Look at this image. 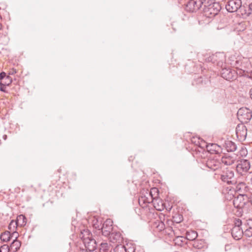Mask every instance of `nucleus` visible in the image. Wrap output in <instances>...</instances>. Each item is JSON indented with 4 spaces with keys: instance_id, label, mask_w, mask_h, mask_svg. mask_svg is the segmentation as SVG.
<instances>
[{
    "instance_id": "nucleus-1",
    "label": "nucleus",
    "mask_w": 252,
    "mask_h": 252,
    "mask_svg": "<svg viewBox=\"0 0 252 252\" xmlns=\"http://www.w3.org/2000/svg\"><path fill=\"white\" fill-rule=\"evenodd\" d=\"M160 181L158 180V185ZM159 187H158V189ZM160 190L158 189V195ZM158 199L159 196H158ZM159 203H161V207L158 208V212L163 211V213H158V232H160L161 234L171 235L172 233V228L170 226L173 222L176 223H180L183 220V217L179 214H177L173 217V220L171 221L166 217L165 213L169 212L172 206L170 205L168 202H164L162 199H158V206Z\"/></svg>"
},
{
    "instance_id": "nucleus-2",
    "label": "nucleus",
    "mask_w": 252,
    "mask_h": 252,
    "mask_svg": "<svg viewBox=\"0 0 252 252\" xmlns=\"http://www.w3.org/2000/svg\"><path fill=\"white\" fill-rule=\"evenodd\" d=\"M191 142L194 145L192 148V154L197 158L205 159L208 152L205 149L207 143L200 137L194 136L191 139Z\"/></svg>"
},
{
    "instance_id": "nucleus-3",
    "label": "nucleus",
    "mask_w": 252,
    "mask_h": 252,
    "mask_svg": "<svg viewBox=\"0 0 252 252\" xmlns=\"http://www.w3.org/2000/svg\"><path fill=\"white\" fill-rule=\"evenodd\" d=\"M234 67L236 68L235 71L239 76L252 77V65L248 59L242 57Z\"/></svg>"
},
{
    "instance_id": "nucleus-4",
    "label": "nucleus",
    "mask_w": 252,
    "mask_h": 252,
    "mask_svg": "<svg viewBox=\"0 0 252 252\" xmlns=\"http://www.w3.org/2000/svg\"><path fill=\"white\" fill-rule=\"evenodd\" d=\"M204 15L208 18H211L217 15L221 10V6L219 2H209L207 1L203 4Z\"/></svg>"
},
{
    "instance_id": "nucleus-5",
    "label": "nucleus",
    "mask_w": 252,
    "mask_h": 252,
    "mask_svg": "<svg viewBox=\"0 0 252 252\" xmlns=\"http://www.w3.org/2000/svg\"><path fill=\"white\" fill-rule=\"evenodd\" d=\"M220 172L218 173L220 180L227 184H233L235 183L234 171L227 167L221 168Z\"/></svg>"
},
{
    "instance_id": "nucleus-6",
    "label": "nucleus",
    "mask_w": 252,
    "mask_h": 252,
    "mask_svg": "<svg viewBox=\"0 0 252 252\" xmlns=\"http://www.w3.org/2000/svg\"><path fill=\"white\" fill-rule=\"evenodd\" d=\"M231 235L236 240H240L244 235L243 222L239 219H235L233 221V227L231 229Z\"/></svg>"
},
{
    "instance_id": "nucleus-7",
    "label": "nucleus",
    "mask_w": 252,
    "mask_h": 252,
    "mask_svg": "<svg viewBox=\"0 0 252 252\" xmlns=\"http://www.w3.org/2000/svg\"><path fill=\"white\" fill-rule=\"evenodd\" d=\"M211 0H190L186 4L185 9L189 12H195L198 10L206 1Z\"/></svg>"
},
{
    "instance_id": "nucleus-8",
    "label": "nucleus",
    "mask_w": 252,
    "mask_h": 252,
    "mask_svg": "<svg viewBox=\"0 0 252 252\" xmlns=\"http://www.w3.org/2000/svg\"><path fill=\"white\" fill-rule=\"evenodd\" d=\"M237 117L242 123H247L252 118V111L246 107L241 108L237 112Z\"/></svg>"
},
{
    "instance_id": "nucleus-9",
    "label": "nucleus",
    "mask_w": 252,
    "mask_h": 252,
    "mask_svg": "<svg viewBox=\"0 0 252 252\" xmlns=\"http://www.w3.org/2000/svg\"><path fill=\"white\" fill-rule=\"evenodd\" d=\"M249 197L247 194H239L235 197L233 203L234 207L242 209L249 203Z\"/></svg>"
},
{
    "instance_id": "nucleus-10",
    "label": "nucleus",
    "mask_w": 252,
    "mask_h": 252,
    "mask_svg": "<svg viewBox=\"0 0 252 252\" xmlns=\"http://www.w3.org/2000/svg\"><path fill=\"white\" fill-rule=\"evenodd\" d=\"M220 74L223 78L230 81L235 80L238 75L235 70L229 67L222 68Z\"/></svg>"
},
{
    "instance_id": "nucleus-11",
    "label": "nucleus",
    "mask_w": 252,
    "mask_h": 252,
    "mask_svg": "<svg viewBox=\"0 0 252 252\" xmlns=\"http://www.w3.org/2000/svg\"><path fill=\"white\" fill-rule=\"evenodd\" d=\"M250 167L251 163L248 159H241L238 161L236 169L238 173L243 175L248 172Z\"/></svg>"
},
{
    "instance_id": "nucleus-12",
    "label": "nucleus",
    "mask_w": 252,
    "mask_h": 252,
    "mask_svg": "<svg viewBox=\"0 0 252 252\" xmlns=\"http://www.w3.org/2000/svg\"><path fill=\"white\" fill-rule=\"evenodd\" d=\"M208 60L218 66L222 67L225 61V56L223 53H217L210 56Z\"/></svg>"
},
{
    "instance_id": "nucleus-13",
    "label": "nucleus",
    "mask_w": 252,
    "mask_h": 252,
    "mask_svg": "<svg viewBox=\"0 0 252 252\" xmlns=\"http://www.w3.org/2000/svg\"><path fill=\"white\" fill-rule=\"evenodd\" d=\"M241 6V0H229L225 5V8L229 12H234L237 11Z\"/></svg>"
},
{
    "instance_id": "nucleus-14",
    "label": "nucleus",
    "mask_w": 252,
    "mask_h": 252,
    "mask_svg": "<svg viewBox=\"0 0 252 252\" xmlns=\"http://www.w3.org/2000/svg\"><path fill=\"white\" fill-rule=\"evenodd\" d=\"M200 161L202 163L205 161L206 166L214 171L218 170L221 166L220 161L215 158H208L206 161L200 160Z\"/></svg>"
},
{
    "instance_id": "nucleus-15",
    "label": "nucleus",
    "mask_w": 252,
    "mask_h": 252,
    "mask_svg": "<svg viewBox=\"0 0 252 252\" xmlns=\"http://www.w3.org/2000/svg\"><path fill=\"white\" fill-rule=\"evenodd\" d=\"M113 222L111 219H107L102 224L101 227L102 234L105 236H108L112 232Z\"/></svg>"
},
{
    "instance_id": "nucleus-16",
    "label": "nucleus",
    "mask_w": 252,
    "mask_h": 252,
    "mask_svg": "<svg viewBox=\"0 0 252 252\" xmlns=\"http://www.w3.org/2000/svg\"><path fill=\"white\" fill-rule=\"evenodd\" d=\"M153 192H158V188H152L151 189V191L149 194V195H151V196L152 198V203H153V207L149 208V217H151L152 218L154 219V220H156L157 216L158 215V213L157 212L158 209L156 208V207L155 205L154 201L156 200V198L158 197L156 196L154 197L153 194H152Z\"/></svg>"
},
{
    "instance_id": "nucleus-17",
    "label": "nucleus",
    "mask_w": 252,
    "mask_h": 252,
    "mask_svg": "<svg viewBox=\"0 0 252 252\" xmlns=\"http://www.w3.org/2000/svg\"><path fill=\"white\" fill-rule=\"evenodd\" d=\"M236 134L240 141H244L247 134L246 126L243 124L238 125L236 128Z\"/></svg>"
},
{
    "instance_id": "nucleus-18",
    "label": "nucleus",
    "mask_w": 252,
    "mask_h": 252,
    "mask_svg": "<svg viewBox=\"0 0 252 252\" xmlns=\"http://www.w3.org/2000/svg\"><path fill=\"white\" fill-rule=\"evenodd\" d=\"M235 191L239 193V194H248L250 192L251 189L244 182L238 183L235 187Z\"/></svg>"
},
{
    "instance_id": "nucleus-19",
    "label": "nucleus",
    "mask_w": 252,
    "mask_h": 252,
    "mask_svg": "<svg viewBox=\"0 0 252 252\" xmlns=\"http://www.w3.org/2000/svg\"><path fill=\"white\" fill-rule=\"evenodd\" d=\"M85 248L90 252H93L97 248L96 240L94 238L86 239L83 242Z\"/></svg>"
},
{
    "instance_id": "nucleus-20",
    "label": "nucleus",
    "mask_w": 252,
    "mask_h": 252,
    "mask_svg": "<svg viewBox=\"0 0 252 252\" xmlns=\"http://www.w3.org/2000/svg\"><path fill=\"white\" fill-rule=\"evenodd\" d=\"M236 160V156H232L229 154L225 155L221 158L222 163L226 165L233 164Z\"/></svg>"
},
{
    "instance_id": "nucleus-21",
    "label": "nucleus",
    "mask_w": 252,
    "mask_h": 252,
    "mask_svg": "<svg viewBox=\"0 0 252 252\" xmlns=\"http://www.w3.org/2000/svg\"><path fill=\"white\" fill-rule=\"evenodd\" d=\"M108 236L110 241L114 243L122 241V235L120 232H112Z\"/></svg>"
},
{
    "instance_id": "nucleus-22",
    "label": "nucleus",
    "mask_w": 252,
    "mask_h": 252,
    "mask_svg": "<svg viewBox=\"0 0 252 252\" xmlns=\"http://www.w3.org/2000/svg\"><path fill=\"white\" fill-rule=\"evenodd\" d=\"M190 245H192L194 250H200L203 248L205 246V243L202 240L196 239L194 241H191V243H190Z\"/></svg>"
},
{
    "instance_id": "nucleus-23",
    "label": "nucleus",
    "mask_w": 252,
    "mask_h": 252,
    "mask_svg": "<svg viewBox=\"0 0 252 252\" xmlns=\"http://www.w3.org/2000/svg\"><path fill=\"white\" fill-rule=\"evenodd\" d=\"M241 58L242 57L236 56V54H232L228 57V62L232 66L235 67Z\"/></svg>"
},
{
    "instance_id": "nucleus-24",
    "label": "nucleus",
    "mask_w": 252,
    "mask_h": 252,
    "mask_svg": "<svg viewBox=\"0 0 252 252\" xmlns=\"http://www.w3.org/2000/svg\"><path fill=\"white\" fill-rule=\"evenodd\" d=\"M224 146L227 152H234L237 149L236 144L231 141H226Z\"/></svg>"
},
{
    "instance_id": "nucleus-25",
    "label": "nucleus",
    "mask_w": 252,
    "mask_h": 252,
    "mask_svg": "<svg viewBox=\"0 0 252 252\" xmlns=\"http://www.w3.org/2000/svg\"><path fill=\"white\" fill-rule=\"evenodd\" d=\"M206 148L208 151L213 153V152L215 153H219V151L220 150V147L217 144H207L205 147Z\"/></svg>"
},
{
    "instance_id": "nucleus-26",
    "label": "nucleus",
    "mask_w": 252,
    "mask_h": 252,
    "mask_svg": "<svg viewBox=\"0 0 252 252\" xmlns=\"http://www.w3.org/2000/svg\"><path fill=\"white\" fill-rule=\"evenodd\" d=\"M197 236V233L195 231H187L186 239L189 241V244H190V243H191V241L196 240Z\"/></svg>"
},
{
    "instance_id": "nucleus-27",
    "label": "nucleus",
    "mask_w": 252,
    "mask_h": 252,
    "mask_svg": "<svg viewBox=\"0 0 252 252\" xmlns=\"http://www.w3.org/2000/svg\"><path fill=\"white\" fill-rule=\"evenodd\" d=\"M18 226L22 227L25 226L27 223V218L23 215H19L17 217V219L15 220Z\"/></svg>"
},
{
    "instance_id": "nucleus-28",
    "label": "nucleus",
    "mask_w": 252,
    "mask_h": 252,
    "mask_svg": "<svg viewBox=\"0 0 252 252\" xmlns=\"http://www.w3.org/2000/svg\"><path fill=\"white\" fill-rule=\"evenodd\" d=\"M80 237L82 239L84 242L86 239H91L93 238V235L91 233L90 231L88 229H85L81 231Z\"/></svg>"
},
{
    "instance_id": "nucleus-29",
    "label": "nucleus",
    "mask_w": 252,
    "mask_h": 252,
    "mask_svg": "<svg viewBox=\"0 0 252 252\" xmlns=\"http://www.w3.org/2000/svg\"><path fill=\"white\" fill-rule=\"evenodd\" d=\"M21 243L17 239H14L12 243L11 244L10 248L13 252H17L20 248Z\"/></svg>"
},
{
    "instance_id": "nucleus-30",
    "label": "nucleus",
    "mask_w": 252,
    "mask_h": 252,
    "mask_svg": "<svg viewBox=\"0 0 252 252\" xmlns=\"http://www.w3.org/2000/svg\"><path fill=\"white\" fill-rule=\"evenodd\" d=\"M138 202L140 206L143 208L146 207L148 205V204L150 203L148 198L145 196H141L139 198Z\"/></svg>"
},
{
    "instance_id": "nucleus-31",
    "label": "nucleus",
    "mask_w": 252,
    "mask_h": 252,
    "mask_svg": "<svg viewBox=\"0 0 252 252\" xmlns=\"http://www.w3.org/2000/svg\"><path fill=\"white\" fill-rule=\"evenodd\" d=\"M243 228L244 230V235L245 236L247 237H252V229L249 226H247L245 222L243 223Z\"/></svg>"
},
{
    "instance_id": "nucleus-32",
    "label": "nucleus",
    "mask_w": 252,
    "mask_h": 252,
    "mask_svg": "<svg viewBox=\"0 0 252 252\" xmlns=\"http://www.w3.org/2000/svg\"><path fill=\"white\" fill-rule=\"evenodd\" d=\"M11 233L9 231H5L2 233L0 235V239L3 242H8L10 240Z\"/></svg>"
},
{
    "instance_id": "nucleus-33",
    "label": "nucleus",
    "mask_w": 252,
    "mask_h": 252,
    "mask_svg": "<svg viewBox=\"0 0 252 252\" xmlns=\"http://www.w3.org/2000/svg\"><path fill=\"white\" fill-rule=\"evenodd\" d=\"M111 252H126V247L123 245H117Z\"/></svg>"
},
{
    "instance_id": "nucleus-34",
    "label": "nucleus",
    "mask_w": 252,
    "mask_h": 252,
    "mask_svg": "<svg viewBox=\"0 0 252 252\" xmlns=\"http://www.w3.org/2000/svg\"><path fill=\"white\" fill-rule=\"evenodd\" d=\"M92 225L95 229L100 230L102 222L101 221H99L97 219L94 218L92 221Z\"/></svg>"
},
{
    "instance_id": "nucleus-35",
    "label": "nucleus",
    "mask_w": 252,
    "mask_h": 252,
    "mask_svg": "<svg viewBox=\"0 0 252 252\" xmlns=\"http://www.w3.org/2000/svg\"><path fill=\"white\" fill-rule=\"evenodd\" d=\"M186 239L183 237H177L175 240V244L179 246H183L186 243Z\"/></svg>"
},
{
    "instance_id": "nucleus-36",
    "label": "nucleus",
    "mask_w": 252,
    "mask_h": 252,
    "mask_svg": "<svg viewBox=\"0 0 252 252\" xmlns=\"http://www.w3.org/2000/svg\"><path fill=\"white\" fill-rule=\"evenodd\" d=\"M109 246L107 243H102L100 245L99 252H109Z\"/></svg>"
},
{
    "instance_id": "nucleus-37",
    "label": "nucleus",
    "mask_w": 252,
    "mask_h": 252,
    "mask_svg": "<svg viewBox=\"0 0 252 252\" xmlns=\"http://www.w3.org/2000/svg\"><path fill=\"white\" fill-rule=\"evenodd\" d=\"M196 84L206 85L209 82V80L207 78H203L202 77H200L196 79L195 81Z\"/></svg>"
},
{
    "instance_id": "nucleus-38",
    "label": "nucleus",
    "mask_w": 252,
    "mask_h": 252,
    "mask_svg": "<svg viewBox=\"0 0 252 252\" xmlns=\"http://www.w3.org/2000/svg\"><path fill=\"white\" fill-rule=\"evenodd\" d=\"M156 220H152L151 221V228L152 229V231L153 232V233L155 235H156L157 233V228H158V224L156 222Z\"/></svg>"
},
{
    "instance_id": "nucleus-39",
    "label": "nucleus",
    "mask_w": 252,
    "mask_h": 252,
    "mask_svg": "<svg viewBox=\"0 0 252 252\" xmlns=\"http://www.w3.org/2000/svg\"><path fill=\"white\" fill-rule=\"evenodd\" d=\"M18 226L17 224L16 221L14 220H12L11 221L10 223H9L8 225V229L11 231H15V228Z\"/></svg>"
},
{
    "instance_id": "nucleus-40",
    "label": "nucleus",
    "mask_w": 252,
    "mask_h": 252,
    "mask_svg": "<svg viewBox=\"0 0 252 252\" xmlns=\"http://www.w3.org/2000/svg\"><path fill=\"white\" fill-rule=\"evenodd\" d=\"M247 154L248 151L247 149L245 147L242 146L241 149L239 151L238 155L241 157H246L247 155Z\"/></svg>"
},
{
    "instance_id": "nucleus-41",
    "label": "nucleus",
    "mask_w": 252,
    "mask_h": 252,
    "mask_svg": "<svg viewBox=\"0 0 252 252\" xmlns=\"http://www.w3.org/2000/svg\"><path fill=\"white\" fill-rule=\"evenodd\" d=\"M5 81L4 82L5 85H7V86H9L11 83H12V78L9 75H6V76L5 77Z\"/></svg>"
},
{
    "instance_id": "nucleus-42",
    "label": "nucleus",
    "mask_w": 252,
    "mask_h": 252,
    "mask_svg": "<svg viewBox=\"0 0 252 252\" xmlns=\"http://www.w3.org/2000/svg\"><path fill=\"white\" fill-rule=\"evenodd\" d=\"M9 249L7 245H3L0 247V252H8Z\"/></svg>"
},
{
    "instance_id": "nucleus-43",
    "label": "nucleus",
    "mask_w": 252,
    "mask_h": 252,
    "mask_svg": "<svg viewBox=\"0 0 252 252\" xmlns=\"http://www.w3.org/2000/svg\"><path fill=\"white\" fill-rule=\"evenodd\" d=\"M7 86V85H5L4 83H2L1 81H0V91L3 92L7 93V91L6 89V87Z\"/></svg>"
},
{
    "instance_id": "nucleus-44",
    "label": "nucleus",
    "mask_w": 252,
    "mask_h": 252,
    "mask_svg": "<svg viewBox=\"0 0 252 252\" xmlns=\"http://www.w3.org/2000/svg\"><path fill=\"white\" fill-rule=\"evenodd\" d=\"M18 236V233L17 232L13 231H12V233H11L10 238L11 239L13 238H14V239H17Z\"/></svg>"
},
{
    "instance_id": "nucleus-45",
    "label": "nucleus",
    "mask_w": 252,
    "mask_h": 252,
    "mask_svg": "<svg viewBox=\"0 0 252 252\" xmlns=\"http://www.w3.org/2000/svg\"><path fill=\"white\" fill-rule=\"evenodd\" d=\"M17 73L16 69L13 68H12V69L9 70V71H8V75H9V76L10 75H13L15 74V73Z\"/></svg>"
},
{
    "instance_id": "nucleus-46",
    "label": "nucleus",
    "mask_w": 252,
    "mask_h": 252,
    "mask_svg": "<svg viewBox=\"0 0 252 252\" xmlns=\"http://www.w3.org/2000/svg\"><path fill=\"white\" fill-rule=\"evenodd\" d=\"M245 222L247 224V226H249L252 229V219H249L245 221Z\"/></svg>"
},
{
    "instance_id": "nucleus-47",
    "label": "nucleus",
    "mask_w": 252,
    "mask_h": 252,
    "mask_svg": "<svg viewBox=\"0 0 252 252\" xmlns=\"http://www.w3.org/2000/svg\"><path fill=\"white\" fill-rule=\"evenodd\" d=\"M163 189L164 190V195H162V193H163V191H161V195L163 197H164V196H166L167 195L166 194L167 193V187L166 186H164L163 187Z\"/></svg>"
},
{
    "instance_id": "nucleus-48",
    "label": "nucleus",
    "mask_w": 252,
    "mask_h": 252,
    "mask_svg": "<svg viewBox=\"0 0 252 252\" xmlns=\"http://www.w3.org/2000/svg\"><path fill=\"white\" fill-rule=\"evenodd\" d=\"M248 195V197H249V203H251V204H252V193L250 191V192L247 194Z\"/></svg>"
},
{
    "instance_id": "nucleus-49",
    "label": "nucleus",
    "mask_w": 252,
    "mask_h": 252,
    "mask_svg": "<svg viewBox=\"0 0 252 252\" xmlns=\"http://www.w3.org/2000/svg\"><path fill=\"white\" fill-rule=\"evenodd\" d=\"M6 76V73L4 72H1L0 73V81H1V80L4 79Z\"/></svg>"
},
{
    "instance_id": "nucleus-50",
    "label": "nucleus",
    "mask_w": 252,
    "mask_h": 252,
    "mask_svg": "<svg viewBox=\"0 0 252 252\" xmlns=\"http://www.w3.org/2000/svg\"><path fill=\"white\" fill-rule=\"evenodd\" d=\"M126 252H134L135 249L134 248H127L126 247Z\"/></svg>"
},
{
    "instance_id": "nucleus-51",
    "label": "nucleus",
    "mask_w": 252,
    "mask_h": 252,
    "mask_svg": "<svg viewBox=\"0 0 252 252\" xmlns=\"http://www.w3.org/2000/svg\"><path fill=\"white\" fill-rule=\"evenodd\" d=\"M2 138L4 140H6L7 138V136L6 135V134H4L3 136H2Z\"/></svg>"
},
{
    "instance_id": "nucleus-52",
    "label": "nucleus",
    "mask_w": 252,
    "mask_h": 252,
    "mask_svg": "<svg viewBox=\"0 0 252 252\" xmlns=\"http://www.w3.org/2000/svg\"><path fill=\"white\" fill-rule=\"evenodd\" d=\"M249 93H250V97L252 99V88L250 90Z\"/></svg>"
},
{
    "instance_id": "nucleus-53",
    "label": "nucleus",
    "mask_w": 252,
    "mask_h": 252,
    "mask_svg": "<svg viewBox=\"0 0 252 252\" xmlns=\"http://www.w3.org/2000/svg\"><path fill=\"white\" fill-rule=\"evenodd\" d=\"M249 8L251 10H252V2L251 4H250Z\"/></svg>"
},
{
    "instance_id": "nucleus-54",
    "label": "nucleus",
    "mask_w": 252,
    "mask_h": 252,
    "mask_svg": "<svg viewBox=\"0 0 252 252\" xmlns=\"http://www.w3.org/2000/svg\"><path fill=\"white\" fill-rule=\"evenodd\" d=\"M163 2L169 1L170 0H161Z\"/></svg>"
},
{
    "instance_id": "nucleus-55",
    "label": "nucleus",
    "mask_w": 252,
    "mask_h": 252,
    "mask_svg": "<svg viewBox=\"0 0 252 252\" xmlns=\"http://www.w3.org/2000/svg\"><path fill=\"white\" fill-rule=\"evenodd\" d=\"M250 182L252 184V177H251V178L250 179Z\"/></svg>"
}]
</instances>
